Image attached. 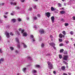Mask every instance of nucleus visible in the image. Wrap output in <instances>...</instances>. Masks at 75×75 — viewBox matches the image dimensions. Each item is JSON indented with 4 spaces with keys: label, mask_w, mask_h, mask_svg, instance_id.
Listing matches in <instances>:
<instances>
[{
    "label": "nucleus",
    "mask_w": 75,
    "mask_h": 75,
    "mask_svg": "<svg viewBox=\"0 0 75 75\" xmlns=\"http://www.w3.org/2000/svg\"><path fill=\"white\" fill-rule=\"evenodd\" d=\"M21 21V19H20V18H18V21L20 22Z\"/></svg>",
    "instance_id": "f704fd0d"
},
{
    "label": "nucleus",
    "mask_w": 75,
    "mask_h": 75,
    "mask_svg": "<svg viewBox=\"0 0 75 75\" xmlns=\"http://www.w3.org/2000/svg\"><path fill=\"white\" fill-rule=\"evenodd\" d=\"M35 67H36V68H40V65H36L35 66Z\"/></svg>",
    "instance_id": "6ab92c4d"
},
{
    "label": "nucleus",
    "mask_w": 75,
    "mask_h": 75,
    "mask_svg": "<svg viewBox=\"0 0 75 75\" xmlns=\"http://www.w3.org/2000/svg\"><path fill=\"white\" fill-rule=\"evenodd\" d=\"M59 42H62V39H59Z\"/></svg>",
    "instance_id": "72a5a7b5"
},
{
    "label": "nucleus",
    "mask_w": 75,
    "mask_h": 75,
    "mask_svg": "<svg viewBox=\"0 0 75 75\" xmlns=\"http://www.w3.org/2000/svg\"><path fill=\"white\" fill-rule=\"evenodd\" d=\"M4 3H2L1 4V5H2V6H3V5H4Z\"/></svg>",
    "instance_id": "e2e57ef3"
},
{
    "label": "nucleus",
    "mask_w": 75,
    "mask_h": 75,
    "mask_svg": "<svg viewBox=\"0 0 75 75\" xmlns=\"http://www.w3.org/2000/svg\"><path fill=\"white\" fill-rule=\"evenodd\" d=\"M32 40L33 41V42H34V41H35V40H34V39H32Z\"/></svg>",
    "instance_id": "052dcab7"
},
{
    "label": "nucleus",
    "mask_w": 75,
    "mask_h": 75,
    "mask_svg": "<svg viewBox=\"0 0 75 75\" xmlns=\"http://www.w3.org/2000/svg\"><path fill=\"white\" fill-rule=\"evenodd\" d=\"M50 55V54H47V56H48V55Z\"/></svg>",
    "instance_id": "774afa93"
},
{
    "label": "nucleus",
    "mask_w": 75,
    "mask_h": 75,
    "mask_svg": "<svg viewBox=\"0 0 75 75\" xmlns=\"http://www.w3.org/2000/svg\"><path fill=\"white\" fill-rule=\"evenodd\" d=\"M63 75H68L67 74L65 73H63Z\"/></svg>",
    "instance_id": "de8ad7c7"
},
{
    "label": "nucleus",
    "mask_w": 75,
    "mask_h": 75,
    "mask_svg": "<svg viewBox=\"0 0 75 75\" xmlns=\"http://www.w3.org/2000/svg\"><path fill=\"white\" fill-rule=\"evenodd\" d=\"M34 8L35 9H37V6H36V5L34 6Z\"/></svg>",
    "instance_id": "58836bf2"
},
{
    "label": "nucleus",
    "mask_w": 75,
    "mask_h": 75,
    "mask_svg": "<svg viewBox=\"0 0 75 75\" xmlns=\"http://www.w3.org/2000/svg\"><path fill=\"white\" fill-rule=\"evenodd\" d=\"M59 38H62L63 37L64 38L65 37V35H63L61 33H60L59 35Z\"/></svg>",
    "instance_id": "7ed1b4c3"
},
{
    "label": "nucleus",
    "mask_w": 75,
    "mask_h": 75,
    "mask_svg": "<svg viewBox=\"0 0 75 75\" xmlns=\"http://www.w3.org/2000/svg\"><path fill=\"white\" fill-rule=\"evenodd\" d=\"M33 1H38V0H33Z\"/></svg>",
    "instance_id": "338daca9"
},
{
    "label": "nucleus",
    "mask_w": 75,
    "mask_h": 75,
    "mask_svg": "<svg viewBox=\"0 0 75 75\" xmlns=\"http://www.w3.org/2000/svg\"><path fill=\"white\" fill-rule=\"evenodd\" d=\"M69 25V23H66L64 24V25L65 26V27H66V26H68V25Z\"/></svg>",
    "instance_id": "aec40b11"
},
{
    "label": "nucleus",
    "mask_w": 75,
    "mask_h": 75,
    "mask_svg": "<svg viewBox=\"0 0 75 75\" xmlns=\"http://www.w3.org/2000/svg\"><path fill=\"white\" fill-rule=\"evenodd\" d=\"M16 10H18V9H20V7H18V6H16Z\"/></svg>",
    "instance_id": "c85d7f7f"
},
{
    "label": "nucleus",
    "mask_w": 75,
    "mask_h": 75,
    "mask_svg": "<svg viewBox=\"0 0 75 75\" xmlns=\"http://www.w3.org/2000/svg\"><path fill=\"white\" fill-rule=\"evenodd\" d=\"M29 10L30 11L32 10V8H30L29 9Z\"/></svg>",
    "instance_id": "a18cd8bd"
},
{
    "label": "nucleus",
    "mask_w": 75,
    "mask_h": 75,
    "mask_svg": "<svg viewBox=\"0 0 75 75\" xmlns=\"http://www.w3.org/2000/svg\"><path fill=\"white\" fill-rule=\"evenodd\" d=\"M47 64L49 65V68L50 69H51L53 68V65H52V64L51 63V62H47Z\"/></svg>",
    "instance_id": "f257e3e1"
},
{
    "label": "nucleus",
    "mask_w": 75,
    "mask_h": 75,
    "mask_svg": "<svg viewBox=\"0 0 75 75\" xmlns=\"http://www.w3.org/2000/svg\"><path fill=\"white\" fill-rule=\"evenodd\" d=\"M10 4H11V5H13V2H11Z\"/></svg>",
    "instance_id": "13d9d810"
},
{
    "label": "nucleus",
    "mask_w": 75,
    "mask_h": 75,
    "mask_svg": "<svg viewBox=\"0 0 75 75\" xmlns=\"http://www.w3.org/2000/svg\"><path fill=\"white\" fill-rule=\"evenodd\" d=\"M24 1H25V0H21V2H22V3L24 2Z\"/></svg>",
    "instance_id": "49530a36"
},
{
    "label": "nucleus",
    "mask_w": 75,
    "mask_h": 75,
    "mask_svg": "<svg viewBox=\"0 0 75 75\" xmlns=\"http://www.w3.org/2000/svg\"><path fill=\"white\" fill-rule=\"evenodd\" d=\"M65 13V11H60V13H61V14H64V13Z\"/></svg>",
    "instance_id": "f3484780"
},
{
    "label": "nucleus",
    "mask_w": 75,
    "mask_h": 75,
    "mask_svg": "<svg viewBox=\"0 0 75 75\" xmlns=\"http://www.w3.org/2000/svg\"><path fill=\"white\" fill-rule=\"evenodd\" d=\"M34 28H37V26L35 25L34 26Z\"/></svg>",
    "instance_id": "680f3d73"
},
{
    "label": "nucleus",
    "mask_w": 75,
    "mask_h": 75,
    "mask_svg": "<svg viewBox=\"0 0 75 75\" xmlns=\"http://www.w3.org/2000/svg\"><path fill=\"white\" fill-rule=\"evenodd\" d=\"M65 42L66 44H68L69 43V41H66Z\"/></svg>",
    "instance_id": "09e8293b"
},
{
    "label": "nucleus",
    "mask_w": 75,
    "mask_h": 75,
    "mask_svg": "<svg viewBox=\"0 0 75 75\" xmlns=\"http://www.w3.org/2000/svg\"><path fill=\"white\" fill-rule=\"evenodd\" d=\"M27 69L25 67L24 68H23V71L24 72V71H25V70H26V69Z\"/></svg>",
    "instance_id": "bb28decb"
},
{
    "label": "nucleus",
    "mask_w": 75,
    "mask_h": 75,
    "mask_svg": "<svg viewBox=\"0 0 75 75\" xmlns=\"http://www.w3.org/2000/svg\"><path fill=\"white\" fill-rule=\"evenodd\" d=\"M37 16H38V17L39 18H40V14H38Z\"/></svg>",
    "instance_id": "4c0bfd02"
},
{
    "label": "nucleus",
    "mask_w": 75,
    "mask_h": 75,
    "mask_svg": "<svg viewBox=\"0 0 75 75\" xmlns=\"http://www.w3.org/2000/svg\"><path fill=\"white\" fill-rule=\"evenodd\" d=\"M68 59V55H64L63 59L65 61H67V59Z\"/></svg>",
    "instance_id": "f03ea898"
},
{
    "label": "nucleus",
    "mask_w": 75,
    "mask_h": 75,
    "mask_svg": "<svg viewBox=\"0 0 75 75\" xmlns=\"http://www.w3.org/2000/svg\"><path fill=\"white\" fill-rule=\"evenodd\" d=\"M15 40L16 42H17V44H20V42L19 41V39L18 38H15Z\"/></svg>",
    "instance_id": "39448f33"
},
{
    "label": "nucleus",
    "mask_w": 75,
    "mask_h": 75,
    "mask_svg": "<svg viewBox=\"0 0 75 75\" xmlns=\"http://www.w3.org/2000/svg\"><path fill=\"white\" fill-rule=\"evenodd\" d=\"M64 54L65 55H67V51H64Z\"/></svg>",
    "instance_id": "473e14b6"
},
{
    "label": "nucleus",
    "mask_w": 75,
    "mask_h": 75,
    "mask_svg": "<svg viewBox=\"0 0 75 75\" xmlns=\"http://www.w3.org/2000/svg\"><path fill=\"white\" fill-rule=\"evenodd\" d=\"M39 32L40 34H44V30L41 29L39 31Z\"/></svg>",
    "instance_id": "0eeeda50"
},
{
    "label": "nucleus",
    "mask_w": 75,
    "mask_h": 75,
    "mask_svg": "<svg viewBox=\"0 0 75 75\" xmlns=\"http://www.w3.org/2000/svg\"><path fill=\"white\" fill-rule=\"evenodd\" d=\"M4 13L6 15H7V14H8V12H4Z\"/></svg>",
    "instance_id": "8fccbe9b"
},
{
    "label": "nucleus",
    "mask_w": 75,
    "mask_h": 75,
    "mask_svg": "<svg viewBox=\"0 0 75 75\" xmlns=\"http://www.w3.org/2000/svg\"><path fill=\"white\" fill-rule=\"evenodd\" d=\"M64 49H61L60 50V53H62V52H64Z\"/></svg>",
    "instance_id": "dca6fc26"
},
{
    "label": "nucleus",
    "mask_w": 75,
    "mask_h": 75,
    "mask_svg": "<svg viewBox=\"0 0 75 75\" xmlns=\"http://www.w3.org/2000/svg\"><path fill=\"white\" fill-rule=\"evenodd\" d=\"M68 74H69V75H71V73H68Z\"/></svg>",
    "instance_id": "69168bd1"
},
{
    "label": "nucleus",
    "mask_w": 75,
    "mask_h": 75,
    "mask_svg": "<svg viewBox=\"0 0 75 75\" xmlns=\"http://www.w3.org/2000/svg\"><path fill=\"white\" fill-rule=\"evenodd\" d=\"M70 34H71V35H73V31L70 32Z\"/></svg>",
    "instance_id": "ea45409f"
},
{
    "label": "nucleus",
    "mask_w": 75,
    "mask_h": 75,
    "mask_svg": "<svg viewBox=\"0 0 75 75\" xmlns=\"http://www.w3.org/2000/svg\"><path fill=\"white\" fill-rule=\"evenodd\" d=\"M53 48L54 49V50H56V47L54 46H53Z\"/></svg>",
    "instance_id": "4d7b16f0"
},
{
    "label": "nucleus",
    "mask_w": 75,
    "mask_h": 75,
    "mask_svg": "<svg viewBox=\"0 0 75 75\" xmlns=\"http://www.w3.org/2000/svg\"><path fill=\"white\" fill-rule=\"evenodd\" d=\"M17 47L19 49H20V43L17 44Z\"/></svg>",
    "instance_id": "2eb2a0df"
},
{
    "label": "nucleus",
    "mask_w": 75,
    "mask_h": 75,
    "mask_svg": "<svg viewBox=\"0 0 75 75\" xmlns=\"http://www.w3.org/2000/svg\"><path fill=\"white\" fill-rule=\"evenodd\" d=\"M16 4H16V3H13V5H16Z\"/></svg>",
    "instance_id": "6e6d98bb"
},
{
    "label": "nucleus",
    "mask_w": 75,
    "mask_h": 75,
    "mask_svg": "<svg viewBox=\"0 0 75 75\" xmlns=\"http://www.w3.org/2000/svg\"><path fill=\"white\" fill-rule=\"evenodd\" d=\"M33 19L35 20H36L37 19V17L36 16H35L33 17Z\"/></svg>",
    "instance_id": "393cba45"
},
{
    "label": "nucleus",
    "mask_w": 75,
    "mask_h": 75,
    "mask_svg": "<svg viewBox=\"0 0 75 75\" xmlns=\"http://www.w3.org/2000/svg\"><path fill=\"white\" fill-rule=\"evenodd\" d=\"M62 33L63 34V35H66V32H65V31H63L62 32Z\"/></svg>",
    "instance_id": "4468645a"
},
{
    "label": "nucleus",
    "mask_w": 75,
    "mask_h": 75,
    "mask_svg": "<svg viewBox=\"0 0 75 75\" xmlns=\"http://www.w3.org/2000/svg\"><path fill=\"white\" fill-rule=\"evenodd\" d=\"M2 50H1V48H0V53H2Z\"/></svg>",
    "instance_id": "37998d69"
},
{
    "label": "nucleus",
    "mask_w": 75,
    "mask_h": 75,
    "mask_svg": "<svg viewBox=\"0 0 75 75\" xmlns=\"http://www.w3.org/2000/svg\"><path fill=\"white\" fill-rule=\"evenodd\" d=\"M15 52H16V53H18V51L17 50H16L15 51Z\"/></svg>",
    "instance_id": "0e129e2a"
},
{
    "label": "nucleus",
    "mask_w": 75,
    "mask_h": 75,
    "mask_svg": "<svg viewBox=\"0 0 75 75\" xmlns=\"http://www.w3.org/2000/svg\"><path fill=\"white\" fill-rule=\"evenodd\" d=\"M23 46L24 47V48H27V45H26L25 44H23Z\"/></svg>",
    "instance_id": "a878e982"
},
{
    "label": "nucleus",
    "mask_w": 75,
    "mask_h": 75,
    "mask_svg": "<svg viewBox=\"0 0 75 75\" xmlns=\"http://www.w3.org/2000/svg\"><path fill=\"white\" fill-rule=\"evenodd\" d=\"M59 46L60 47H61V46H63V44L62 43H61L59 44Z\"/></svg>",
    "instance_id": "c9c22d12"
},
{
    "label": "nucleus",
    "mask_w": 75,
    "mask_h": 75,
    "mask_svg": "<svg viewBox=\"0 0 75 75\" xmlns=\"http://www.w3.org/2000/svg\"><path fill=\"white\" fill-rule=\"evenodd\" d=\"M51 20L52 23H54V20H55V17L53 16L51 17Z\"/></svg>",
    "instance_id": "423d86ee"
},
{
    "label": "nucleus",
    "mask_w": 75,
    "mask_h": 75,
    "mask_svg": "<svg viewBox=\"0 0 75 75\" xmlns=\"http://www.w3.org/2000/svg\"><path fill=\"white\" fill-rule=\"evenodd\" d=\"M16 33H17V34H18V35H20V32H19L18 31H16Z\"/></svg>",
    "instance_id": "2f4dec72"
},
{
    "label": "nucleus",
    "mask_w": 75,
    "mask_h": 75,
    "mask_svg": "<svg viewBox=\"0 0 75 75\" xmlns=\"http://www.w3.org/2000/svg\"><path fill=\"white\" fill-rule=\"evenodd\" d=\"M11 16H14V14L13 13H11Z\"/></svg>",
    "instance_id": "bf43d9fd"
},
{
    "label": "nucleus",
    "mask_w": 75,
    "mask_h": 75,
    "mask_svg": "<svg viewBox=\"0 0 75 75\" xmlns=\"http://www.w3.org/2000/svg\"><path fill=\"white\" fill-rule=\"evenodd\" d=\"M41 47L42 48H43V47H44V43H42L41 45Z\"/></svg>",
    "instance_id": "b1692460"
},
{
    "label": "nucleus",
    "mask_w": 75,
    "mask_h": 75,
    "mask_svg": "<svg viewBox=\"0 0 75 75\" xmlns=\"http://www.w3.org/2000/svg\"><path fill=\"white\" fill-rule=\"evenodd\" d=\"M63 62L64 63V64H66V65H68V63H67L65 61H63Z\"/></svg>",
    "instance_id": "5701e85b"
},
{
    "label": "nucleus",
    "mask_w": 75,
    "mask_h": 75,
    "mask_svg": "<svg viewBox=\"0 0 75 75\" xmlns=\"http://www.w3.org/2000/svg\"><path fill=\"white\" fill-rule=\"evenodd\" d=\"M18 30L19 31H21V28H19V29H18Z\"/></svg>",
    "instance_id": "603ef678"
},
{
    "label": "nucleus",
    "mask_w": 75,
    "mask_h": 75,
    "mask_svg": "<svg viewBox=\"0 0 75 75\" xmlns=\"http://www.w3.org/2000/svg\"><path fill=\"white\" fill-rule=\"evenodd\" d=\"M4 17L5 18H7V16H4Z\"/></svg>",
    "instance_id": "864d4df0"
},
{
    "label": "nucleus",
    "mask_w": 75,
    "mask_h": 75,
    "mask_svg": "<svg viewBox=\"0 0 75 75\" xmlns=\"http://www.w3.org/2000/svg\"><path fill=\"white\" fill-rule=\"evenodd\" d=\"M53 73L54 74H56V72L55 71H54Z\"/></svg>",
    "instance_id": "5fc2aeb1"
},
{
    "label": "nucleus",
    "mask_w": 75,
    "mask_h": 75,
    "mask_svg": "<svg viewBox=\"0 0 75 75\" xmlns=\"http://www.w3.org/2000/svg\"><path fill=\"white\" fill-rule=\"evenodd\" d=\"M62 70L64 71L65 69V67L64 66H62L61 68Z\"/></svg>",
    "instance_id": "f8f14e48"
},
{
    "label": "nucleus",
    "mask_w": 75,
    "mask_h": 75,
    "mask_svg": "<svg viewBox=\"0 0 75 75\" xmlns=\"http://www.w3.org/2000/svg\"><path fill=\"white\" fill-rule=\"evenodd\" d=\"M33 72L34 73H35L37 72V71L36 70H33Z\"/></svg>",
    "instance_id": "c03bdc74"
},
{
    "label": "nucleus",
    "mask_w": 75,
    "mask_h": 75,
    "mask_svg": "<svg viewBox=\"0 0 75 75\" xmlns=\"http://www.w3.org/2000/svg\"><path fill=\"white\" fill-rule=\"evenodd\" d=\"M4 61V59L3 58H1V59H0V61Z\"/></svg>",
    "instance_id": "cd10ccee"
},
{
    "label": "nucleus",
    "mask_w": 75,
    "mask_h": 75,
    "mask_svg": "<svg viewBox=\"0 0 75 75\" xmlns=\"http://www.w3.org/2000/svg\"><path fill=\"white\" fill-rule=\"evenodd\" d=\"M46 15L47 17L49 18L51 16V13L50 12H47L46 13Z\"/></svg>",
    "instance_id": "20e7f679"
},
{
    "label": "nucleus",
    "mask_w": 75,
    "mask_h": 75,
    "mask_svg": "<svg viewBox=\"0 0 75 75\" xmlns=\"http://www.w3.org/2000/svg\"><path fill=\"white\" fill-rule=\"evenodd\" d=\"M50 38H53V37L52 36V35H50Z\"/></svg>",
    "instance_id": "3c124183"
},
{
    "label": "nucleus",
    "mask_w": 75,
    "mask_h": 75,
    "mask_svg": "<svg viewBox=\"0 0 75 75\" xmlns=\"http://www.w3.org/2000/svg\"><path fill=\"white\" fill-rule=\"evenodd\" d=\"M27 35L28 34L27 32H25L23 33V37H26V36H27Z\"/></svg>",
    "instance_id": "6e6552de"
},
{
    "label": "nucleus",
    "mask_w": 75,
    "mask_h": 75,
    "mask_svg": "<svg viewBox=\"0 0 75 75\" xmlns=\"http://www.w3.org/2000/svg\"><path fill=\"white\" fill-rule=\"evenodd\" d=\"M61 21H64V19L63 18H62L61 19Z\"/></svg>",
    "instance_id": "e433bc0d"
},
{
    "label": "nucleus",
    "mask_w": 75,
    "mask_h": 75,
    "mask_svg": "<svg viewBox=\"0 0 75 75\" xmlns=\"http://www.w3.org/2000/svg\"><path fill=\"white\" fill-rule=\"evenodd\" d=\"M9 48L11 51H13L14 50V48L13 47H10Z\"/></svg>",
    "instance_id": "a211bd4d"
},
{
    "label": "nucleus",
    "mask_w": 75,
    "mask_h": 75,
    "mask_svg": "<svg viewBox=\"0 0 75 75\" xmlns=\"http://www.w3.org/2000/svg\"><path fill=\"white\" fill-rule=\"evenodd\" d=\"M59 58H60V59H61V58H62V55H61L60 54H59Z\"/></svg>",
    "instance_id": "412c9836"
},
{
    "label": "nucleus",
    "mask_w": 75,
    "mask_h": 75,
    "mask_svg": "<svg viewBox=\"0 0 75 75\" xmlns=\"http://www.w3.org/2000/svg\"><path fill=\"white\" fill-rule=\"evenodd\" d=\"M24 29L22 30L21 31V33H22V34H23V33H24Z\"/></svg>",
    "instance_id": "7c9ffc66"
},
{
    "label": "nucleus",
    "mask_w": 75,
    "mask_h": 75,
    "mask_svg": "<svg viewBox=\"0 0 75 75\" xmlns=\"http://www.w3.org/2000/svg\"><path fill=\"white\" fill-rule=\"evenodd\" d=\"M6 36H7V37L8 38H9L10 37V34H9V33H6Z\"/></svg>",
    "instance_id": "9d476101"
},
{
    "label": "nucleus",
    "mask_w": 75,
    "mask_h": 75,
    "mask_svg": "<svg viewBox=\"0 0 75 75\" xmlns=\"http://www.w3.org/2000/svg\"><path fill=\"white\" fill-rule=\"evenodd\" d=\"M10 35H12V36H13V35H14L13 33L12 32H10Z\"/></svg>",
    "instance_id": "c756f323"
},
{
    "label": "nucleus",
    "mask_w": 75,
    "mask_h": 75,
    "mask_svg": "<svg viewBox=\"0 0 75 75\" xmlns=\"http://www.w3.org/2000/svg\"><path fill=\"white\" fill-rule=\"evenodd\" d=\"M30 37L32 38V39H34V36L33 35H30Z\"/></svg>",
    "instance_id": "4be33fe9"
},
{
    "label": "nucleus",
    "mask_w": 75,
    "mask_h": 75,
    "mask_svg": "<svg viewBox=\"0 0 75 75\" xmlns=\"http://www.w3.org/2000/svg\"><path fill=\"white\" fill-rule=\"evenodd\" d=\"M72 18L74 20H75V16H73L72 17Z\"/></svg>",
    "instance_id": "a19ab883"
},
{
    "label": "nucleus",
    "mask_w": 75,
    "mask_h": 75,
    "mask_svg": "<svg viewBox=\"0 0 75 75\" xmlns=\"http://www.w3.org/2000/svg\"><path fill=\"white\" fill-rule=\"evenodd\" d=\"M58 5L59 6V7H61V5L60 4H58Z\"/></svg>",
    "instance_id": "79ce46f5"
},
{
    "label": "nucleus",
    "mask_w": 75,
    "mask_h": 75,
    "mask_svg": "<svg viewBox=\"0 0 75 75\" xmlns=\"http://www.w3.org/2000/svg\"><path fill=\"white\" fill-rule=\"evenodd\" d=\"M50 45L52 46V47H54L55 46V44L53 42H51L50 43Z\"/></svg>",
    "instance_id": "1a4fd4ad"
},
{
    "label": "nucleus",
    "mask_w": 75,
    "mask_h": 75,
    "mask_svg": "<svg viewBox=\"0 0 75 75\" xmlns=\"http://www.w3.org/2000/svg\"><path fill=\"white\" fill-rule=\"evenodd\" d=\"M11 21L13 23H16V19H13L11 20Z\"/></svg>",
    "instance_id": "9b49d317"
},
{
    "label": "nucleus",
    "mask_w": 75,
    "mask_h": 75,
    "mask_svg": "<svg viewBox=\"0 0 75 75\" xmlns=\"http://www.w3.org/2000/svg\"><path fill=\"white\" fill-rule=\"evenodd\" d=\"M51 11H55V10H56V8H54L53 7H51Z\"/></svg>",
    "instance_id": "ddd939ff"
}]
</instances>
